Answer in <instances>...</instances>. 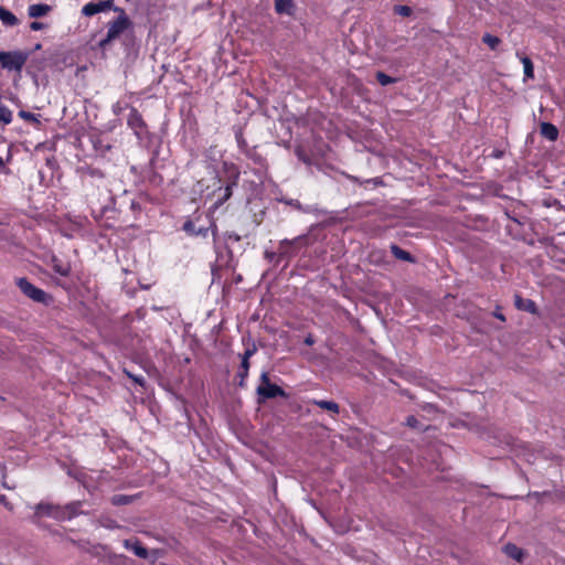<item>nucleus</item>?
<instances>
[{"instance_id": "35", "label": "nucleus", "mask_w": 565, "mask_h": 565, "mask_svg": "<svg viewBox=\"0 0 565 565\" xmlns=\"http://www.w3.org/2000/svg\"><path fill=\"white\" fill-rule=\"evenodd\" d=\"M126 375L131 379L135 383L139 384L140 386H145L146 380L141 375H134L132 373L125 370Z\"/></svg>"}, {"instance_id": "46", "label": "nucleus", "mask_w": 565, "mask_h": 565, "mask_svg": "<svg viewBox=\"0 0 565 565\" xmlns=\"http://www.w3.org/2000/svg\"><path fill=\"white\" fill-rule=\"evenodd\" d=\"M1 171L7 173V169H6L4 161H3V159L0 157V172H1Z\"/></svg>"}, {"instance_id": "22", "label": "nucleus", "mask_w": 565, "mask_h": 565, "mask_svg": "<svg viewBox=\"0 0 565 565\" xmlns=\"http://www.w3.org/2000/svg\"><path fill=\"white\" fill-rule=\"evenodd\" d=\"M313 404L317 405L318 407H320L322 409H327L333 414H339V412H340L339 405L333 401L319 399V401H313Z\"/></svg>"}, {"instance_id": "34", "label": "nucleus", "mask_w": 565, "mask_h": 565, "mask_svg": "<svg viewBox=\"0 0 565 565\" xmlns=\"http://www.w3.org/2000/svg\"><path fill=\"white\" fill-rule=\"evenodd\" d=\"M257 349L255 343H252L248 348H246L244 354L242 355V361H249L250 356L256 353Z\"/></svg>"}, {"instance_id": "32", "label": "nucleus", "mask_w": 565, "mask_h": 565, "mask_svg": "<svg viewBox=\"0 0 565 565\" xmlns=\"http://www.w3.org/2000/svg\"><path fill=\"white\" fill-rule=\"evenodd\" d=\"M394 12L401 17H409L413 10L408 6L398 4L394 7Z\"/></svg>"}, {"instance_id": "5", "label": "nucleus", "mask_w": 565, "mask_h": 565, "mask_svg": "<svg viewBox=\"0 0 565 565\" xmlns=\"http://www.w3.org/2000/svg\"><path fill=\"white\" fill-rule=\"evenodd\" d=\"M127 125L134 131L138 140H143L148 138V126L137 108L130 107V111L127 118Z\"/></svg>"}, {"instance_id": "11", "label": "nucleus", "mask_w": 565, "mask_h": 565, "mask_svg": "<svg viewBox=\"0 0 565 565\" xmlns=\"http://www.w3.org/2000/svg\"><path fill=\"white\" fill-rule=\"evenodd\" d=\"M49 265L55 274L62 277H67L71 274V264L66 260H62L54 254L50 256Z\"/></svg>"}, {"instance_id": "33", "label": "nucleus", "mask_w": 565, "mask_h": 565, "mask_svg": "<svg viewBox=\"0 0 565 565\" xmlns=\"http://www.w3.org/2000/svg\"><path fill=\"white\" fill-rule=\"evenodd\" d=\"M295 153L300 161H302L306 164H311V159L301 147H297Z\"/></svg>"}, {"instance_id": "49", "label": "nucleus", "mask_w": 565, "mask_h": 565, "mask_svg": "<svg viewBox=\"0 0 565 565\" xmlns=\"http://www.w3.org/2000/svg\"><path fill=\"white\" fill-rule=\"evenodd\" d=\"M508 217L513 220L515 223L520 224L519 220L518 218H514V217H511L508 213H507Z\"/></svg>"}, {"instance_id": "42", "label": "nucleus", "mask_w": 565, "mask_h": 565, "mask_svg": "<svg viewBox=\"0 0 565 565\" xmlns=\"http://www.w3.org/2000/svg\"><path fill=\"white\" fill-rule=\"evenodd\" d=\"M43 28H44V24L42 22L34 21L30 24V29L32 31H39V30H42Z\"/></svg>"}, {"instance_id": "30", "label": "nucleus", "mask_w": 565, "mask_h": 565, "mask_svg": "<svg viewBox=\"0 0 565 565\" xmlns=\"http://www.w3.org/2000/svg\"><path fill=\"white\" fill-rule=\"evenodd\" d=\"M19 116L26 120V121H30L36 126L40 125V115L38 114H33V113H30V111H26V110H20L19 111Z\"/></svg>"}, {"instance_id": "4", "label": "nucleus", "mask_w": 565, "mask_h": 565, "mask_svg": "<svg viewBox=\"0 0 565 565\" xmlns=\"http://www.w3.org/2000/svg\"><path fill=\"white\" fill-rule=\"evenodd\" d=\"M258 396V403H263L266 399L282 397L288 398L289 394L286 393L280 386L270 383L269 375L267 372L260 374V384L256 388Z\"/></svg>"}, {"instance_id": "15", "label": "nucleus", "mask_w": 565, "mask_h": 565, "mask_svg": "<svg viewBox=\"0 0 565 565\" xmlns=\"http://www.w3.org/2000/svg\"><path fill=\"white\" fill-rule=\"evenodd\" d=\"M51 11V7L45 3L31 4L28 8V14L30 18H41Z\"/></svg>"}, {"instance_id": "13", "label": "nucleus", "mask_w": 565, "mask_h": 565, "mask_svg": "<svg viewBox=\"0 0 565 565\" xmlns=\"http://www.w3.org/2000/svg\"><path fill=\"white\" fill-rule=\"evenodd\" d=\"M514 305L519 310L536 313L537 307L532 299L522 298L520 295L514 296Z\"/></svg>"}, {"instance_id": "3", "label": "nucleus", "mask_w": 565, "mask_h": 565, "mask_svg": "<svg viewBox=\"0 0 565 565\" xmlns=\"http://www.w3.org/2000/svg\"><path fill=\"white\" fill-rule=\"evenodd\" d=\"M114 10L119 11L120 14L114 21L108 23L106 38L102 39L98 43L100 49H105L113 40L117 39L131 24L122 9L115 7Z\"/></svg>"}, {"instance_id": "38", "label": "nucleus", "mask_w": 565, "mask_h": 565, "mask_svg": "<svg viewBox=\"0 0 565 565\" xmlns=\"http://www.w3.org/2000/svg\"><path fill=\"white\" fill-rule=\"evenodd\" d=\"M0 504H3L10 511L13 509L12 504L8 501L4 494H0Z\"/></svg>"}, {"instance_id": "19", "label": "nucleus", "mask_w": 565, "mask_h": 565, "mask_svg": "<svg viewBox=\"0 0 565 565\" xmlns=\"http://www.w3.org/2000/svg\"><path fill=\"white\" fill-rule=\"evenodd\" d=\"M0 21L8 26H14L18 24V18L4 7L0 6Z\"/></svg>"}, {"instance_id": "39", "label": "nucleus", "mask_w": 565, "mask_h": 565, "mask_svg": "<svg viewBox=\"0 0 565 565\" xmlns=\"http://www.w3.org/2000/svg\"><path fill=\"white\" fill-rule=\"evenodd\" d=\"M493 316H494L497 319H499V320H501V321H503V322L505 321V317H504V315L501 312V308H500L499 306H497V307H495V310L493 311Z\"/></svg>"}, {"instance_id": "10", "label": "nucleus", "mask_w": 565, "mask_h": 565, "mask_svg": "<svg viewBox=\"0 0 565 565\" xmlns=\"http://www.w3.org/2000/svg\"><path fill=\"white\" fill-rule=\"evenodd\" d=\"M244 154L258 166V169H256L254 173L263 181V177H265L267 170L266 159L256 151L255 147L247 150Z\"/></svg>"}, {"instance_id": "18", "label": "nucleus", "mask_w": 565, "mask_h": 565, "mask_svg": "<svg viewBox=\"0 0 565 565\" xmlns=\"http://www.w3.org/2000/svg\"><path fill=\"white\" fill-rule=\"evenodd\" d=\"M126 544V547L131 550L134 552L135 555H137L138 557H141V558H147L148 557V550L138 541H129L127 540L125 542Z\"/></svg>"}, {"instance_id": "20", "label": "nucleus", "mask_w": 565, "mask_h": 565, "mask_svg": "<svg viewBox=\"0 0 565 565\" xmlns=\"http://www.w3.org/2000/svg\"><path fill=\"white\" fill-rule=\"evenodd\" d=\"M238 177H239V172H236L234 175V179L230 183L226 184V186L224 188L223 195L221 198H218L215 203L217 206L223 204L225 201H227L232 196L233 186H235L237 184Z\"/></svg>"}, {"instance_id": "31", "label": "nucleus", "mask_w": 565, "mask_h": 565, "mask_svg": "<svg viewBox=\"0 0 565 565\" xmlns=\"http://www.w3.org/2000/svg\"><path fill=\"white\" fill-rule=\"evenodd\" d=\"M405 424L409 428H413V429H418V430H425L426 429V427L424 425H422L419 423V420L414 415L407 416Z\"/></svg>"}, {"instance_id": "21", "label": "nucleus", "mask_w": 565, "mask_h": 565, "mask_svg": "<svg viewBox=\"0 0 565 565\" xmlns=\"http://www.w3.org/2000/svg\"><path fill=\"white\" fill-rule=\"evenodd\" d=\"M504 552L511 558H513L518 562L522 561L523 551H522V548L518 547L515 544H511V543L507 544L504 546Z\"/></svg>"}, {"instance_id": "41", "label": "nucleus", "mask_w": 565, "mask_h": 565, "mask_svg": "<svg viewBox=\"0 0 565 565\" xmlns=\"http://www.w3.org/2000/svg\"><path fill=\"white\" fill-rule=\"evenodd\" d=\"M88 173L93 178H104V173L99 169H89Z\"/></svg>"}, {"instance_id": "28", "label": "nucleus", "mask_w": 565, "mask_h": 565, "mask_svg": "<svg viewBox=\"0 0 565 565\" xmlns=\"http://www.w3.org/2000/svg\"><path fill=\"white\" fill-rule=\"evenodd\" d=\"M376 79L382 86H387L390 84L396 83L398 79L395 77H392L384 72H377L376 73Z\"/></svg>"}, {"instance_id": "29", "label": "nucleus", "mask_w": 565, "mask_h": 565, "mask_svg": "<svg viewBox=\"0 0 565 565\" xmlns=\"http://www.w3.org/2000/svg\"><path fill=\"white\" fill-rule=\"evenodd\" d=\"M0 121L8 125L12 121V111L0 103Z\"/></svg>"}, {"instance_id": "25", "label": "nucleus", "mask_w": 565, "mask_h": 565, "mask_svg": "<svg viewBox=\"0 0 565 565\" xmlns=\"http://www.w3.org/2000/svg\"><path fill=\"white\" fill-rule=\"evenodd\" d=\"M248 370H249V361H242L239 365V370L237 372V376L239 377V386H244L245 380L248 376Z\"/></svg>"}, {"instance_id": "48", "label": "nucleus", "mask_w": 565, "mask_h": 565, "mask_svg": "<svg viewBox=\"0 0 565 565\" xmlns=\"http://www.w3.org/2000/svg\"><path fill=\"white\" fill-rule=\"evenodd\" d=\"M2 487L7 489H12L8 483L6 482L4 478L2 479Z\"/></svg>"}, {"instance_id": "12", "label": "nucleus", "mask_w": 565, "mask_h": 565, "mask_svg": "<svg viewBox=\"0 0 565 565\" xmlns=\"http://www.w3.org/2000/svg\"><path fill=\"white\" fill-rule=\"evenodd\" d=\"M182 230L191 236H202L206 237L209 234V227L200 226L196 227L195 223L191 220L184 222Z\"/></svg>"}, {"instance_id": "9", "label": "nucleus", "mask_w": 565, "mask_h": 565, "mask_svg": "<svg viewBox=\"0 0 565 565\" xmlns=\"http://www.w3.org/2000/svg\"><path fill=\"white\" fill-rule=\"evenodd\" d=\"M110 9H114V0L92 1L82 8V14L85 17H93L99 12H105Z\"/></svg>"}, {"instance_id": "43", "label": "nucleus", "mask_w": 565, "mask_h": 565, "mask_svg": "<svg viewBox=\"0 0 565 565\" xmlns=\"http://www.w3.org/2000/svg\"><path fill=\"white\" fill-rule=\"evenodd\" d=\"M360 183L361 184L362 183H372L373 185H379L382 183V181L380 180V178H372V179H367L364 182H360Z\"/></svg>"}, {"instance_id": "45", "label": "nucleus", "mask_w": 565, "mask_h": 565, "mask_svg": "<svg viewBox=\"0 0 565 565\" xmlns=\"http://www.w3.org/2000/svg\"><path fill=\"white\" fill-rule=\"evenodd\" d=\"M266 257L269 259V260H273L274 258H278V252L277 253H273V252H266Z\"/></svg>"}, {"instance_id": "44", "label": "nucleus", "mask_w": 565, "mask_h": 565, "mask_svg": "<svg viewBox=\"0 0 565 565\" xmlns=\"http://www.w3.org/2000/svg\"><path fill=\"white\" fill-rule=\"evenodd\" d=\"M303 343H305L306 345L311 347V345H313V344H315V338H313L311 334H308V335L305 338Z\"/></svg>"}, {"instance_id": "17", "label": "nucleus", "mask_w": 565, "mask_h": 565, "mask_svg": "<svg viewBox=\"0 0 565 565\" xmlns=\"http://www.w3.org/2000/svg\"><path fill=\"white\" fill-rule=\"evenodd\" d=\"M541 134L546 139L554 141L558 137V129L555 125L551 122H542L541 124Z\"/></svg>"}, {"instance_id": "50", "label": "nucleus", "mask_w": 565, "mask_h": 565, "mask_svg": "<svg viewBox=\"0 0 565 565\" xmlns=\"http://www.w3.org/2000/svg\"><path fill=\"white\" fill-rule=\"evenodd\" d=\"M350 179L353 180L354 182H360L356 177H351Z\"/></svg>"}, {"instance_id": "6", "label": "nucleus", "mask_w": 565, "mask_h": 565, "mask_svg": "<svg viewBox=\"0 0 565 565\" xmlns=\"http://www.w3.org/2000/svg\"><path fill=\"white\" fill-rule=\"evenodd\" d=\"M17 285L20 288V290L32 299L35 302L39 303H47L50 297L49 295L41 288H38L33 284H31L26 278L22 277L17 280Z\"/></svg>"}, {"instance_id": "37", "label": "nucleus", "mask_w": 565, "mask_h": 565, "mask_svg": "<svg viewBox=\"0 0 565 565\" xmlns=\"http://www.w3.org/2000/svg\"><path fill=\"white\" fill-rule=\"evenodd\" d=\"M225 238L230 242H239L241 241V236L238 234H236L235 232H226Z\"/></svg>"}, {"instance_id": "2", "label": "nucleus", "mask_w": 565, "mask_h": 565, "mask_svg": "<svg viewBox=\"0 0 565 565\" xmlns=\"http://www.w3.org/2000/svg\"><path fill=\"white\" fill-rule=\"evenodd\" d=\"M310 245L307 234L299 235L292 239H281L278 244V260H289L298 255L299 250Z\"/></svg>"}, {"instance_id": "7", "label": "nucleus", "mask_w": 565, "mask_h": 565, "mask_svg": "<svg viewBox=\"0 0 565 565\" xmlns=\"http://www.w3.org/2000/svg\"><path fill=\"white\" fill-rule=\"evenodd\" d=\"M278 202L285 203L286 205H289L294 207L295 210L305 213V214H313L316 216H323L328 214V211L326 209L320 207L318 204H311V205H302L298 200L296 199H288V198H277Z\"/></svg>"}, {"instance_id": "47", "label": "nucleus", "mask_w": 565, "mask_h": 565, "mask_svg": "<svg viewBox=\"0 0 565 565\" xmlns=\"http://www.w3.org/2000/svg\"><path fill=\"white\" fill-rule=\"evenodd\" d=\"M502 154H503V152H502V151H500V150H494V151L492 152V157H494V158H501V157H502Z\"/></svg>"}, {"instance_id": "14", "label": "nucleus", "mask_w": 565, "mask_h": 565, "mask_svg": "<svg viewBox=\"0 0 565 565\" xmlns=\"http://www.w3.org/2000/svg\"><path fill=\"white\" fill-rule=\"evenodd\" d=\"M275 10L279 14L292 15L295 12V3L292 0H274Z\"/></svg>"}, {"instance_id": "36", "label": "nucleus", "mask_w": 565, "mask_h": 565, "mask_svg": "<svg viewBox=\"0 0 565 565\" xmlns=\"http://www.w3.org/2000/svg\"><path fill=\"white\" fill-rule=\"evenodd\" d=\"M126 108H128L127 104H124L121 102H117L113 105V113L115 115H120Z\"/></svg>"}, {"instance_id": "8", "label": "nucleus", "mask_w": 565, "mask_h": 565, "mask_svg": "<svg viewBox=\"0 0 565 565\" xmlns=\"http://www.w3.org/2000/svg\"><path fill=\"white\" fill-rule=\"evenodd\" d=\"M8 54L9 57L6 62L4 70L20 73L29 58V53L24 51H9Z\"/></svg>"}, {"instance_id": "1", "label": "nucleus", "mask_w": 565, "mask_h": 565, "mask_svg": "<svg viewBox=\"0 0 565 565\" xmlns=\"http://www.w3.org/2000/svg\"><path fill=\"white\" fill-rule=\"evenodd\" d=\"M82 501H73L65 505L53 504L50 502L42 501L34 505V514L32 516V522L36 523L40 519L44 516L54 519L60 522L68 521L82 513Z\"/></svg>"}, {"instance_id": "16", "label": "nucleus", "mask_w": 565, "mask_h": 565, "mask_svg": "<svg viewBox=\"0 0 565 565\" xmlns=\"http://www.w3.org/2000/svg\"><path fill=\"white\" fill-rule=\"evenodd\" d=\"M391 253L394 255L395 258H397L399 260L415 263L414 256L411 253H408L407 250L401 248L396 244L391 245Z\"/></svg>"}, {"instance_id": "26", "label": "nucleus", "mask_w": 565, "mask_h": 565, "mask_svg": "<svg viewBox=\"0 0 565 565\" xmlns=\"http://www.w3.org/2000/svg\"><path fill=\"white\" fill-rule=\"evenodd\" d=\"M134 501V497L126 494H115L111 498V503L116 507L127 505Z\"/></svg>"}, {"instance_id": "23", "label": "nucleus", "mask_w": 565, "mask_h": 565, "mask_svg": "<svg viewBox=\"0 0 565 565\" xmlns=\"http://www.w3.org/2000/svg\"><path fill=\"white\" fill-rule=\"evenodd\" d=\"M521 62L524 68L525 79H532L534 77V65L529 56H522Z\"/></svg>"}, {"instance_id": "27", "label": "nucleus", "mask_w": 565, "mask_h": 565, "mask_svg": "<svg viewBox=\"0 0 565 565\" xmlns=\"http://www.w3.org/2000/svg\"><path fill=\"white\" fill-rule=\"evenodd\" d=\"M482 42L484 44H487L491 50H495L499 44L501 43V40L495 36V35H492L490 33H486L483 36H482Z\"/></svg>"}, {"instance_id": "40", "label": "nucleus", "mask_w": 565, "mask_h": 565, "mask_svg": "<svg viewBox=\"0 0 565 565\" xmlns=\"http://www.w3.org/2000/svg\"><path fill=\"white\" fill-rule=\"evenodd\" d=\"M8 57H9L8 52L0 51V65L3 70H4V65H6Z\"/></svg>"}, {"instance_id": "24", "label": "nucleus", "mask_w": 565, "mask_h": 565, "mask_svg": "<svg viewBox=\"0 0 565 565\" xmlns=\"http://www.w3.org/2000/svg\"><path fill=\"white\" fill-rule=\"evenodd\" d=\"M235 139H236V142H237L238 149L243 153H245L247 150L250 149V147L248 146L246 139L244 138V134H243L241 128L235 131Z\"/></svg>"}, {"instance_id": "51", "label": "nucleus", "mask_w": 565, "mask_h": 565, "mask_svg": "<svg viewBox=\"0 0 565 565\" xmlns=\"http://www.w3.org/2000/svg\"><path fill=\"white\" fill-rule=\"evenodd\" d=\"M3 401H4L3 397L0 396V402L2 403Z\"/></svg>"}]
</instances>
